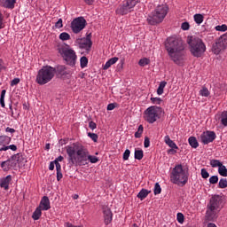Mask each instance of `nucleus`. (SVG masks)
Masks as SVG:
<instances>
[{
  "mask_svg": "<svg viewBox=\"0 0 227 227\" xmlns=\"http://www.w3.org/2000/svg\"><path fill=\"white\" fill-rule=\"evenodd\" d=\"M217 182H219V177L217 176H212L209 178V184H217Z\"/></svg>",
  "mask_w": 227,
  "mask_h": 227,
  "instance_id": "de8ad7c7",
  "label": "nucleus"
},
{
  "mask_svg": "<svg viewBox=\"0 0 227 227\" xmlns=\"http://www.w3.org/2000/svg\"><path fill=\"white\" fill-rule=\"evenodd\" d=\"M218 173H219V175H221V176H227V168H226V166L222 165V166L218 168Z\"/></svg>",
  "mask_w": 227,
  "mask_h": 227,
  "instance_id": "473e14b6",
  "label": "nucleus"
},
{
  "mask_svg": "<svg viewBox=\"0 0 227 227\" xmlns=\"http://www.w3.org/2000/svg\"><path fill=\"white\" fill-rule=\"evenodd\" d=\"M58 51L59 54H60L66 62V65H68V67H75V64L77 63V54L75 53V51L70 49V46L68 45L59 46Z\"/></svg>",
  "mask_w": 227,
  "mask_h": 227,
  "instance_id": "6e6552de",
  "label": "nucleus"
},
{
  "mask_svg": "<svg viewBox=\"0 0 227 227\" xmlns=\"http://www.w3.org/2000/svg\"><path fill=\"white\" fill-rule=\"evenodd\" d=\"M50 171H54V162L51 161L49 166Z\"/></svg>",
  "mask_w": 227,
  "mask_h": 227,
  "instance_id": "69168bd1",
  "label": "nucleus"
},
{
  "mask_svg": "<svg viewBox=\"0 0 227 227\" xmlns=\"http://www.w3.org/2000/svg\"><path fill=\"white\" fill-rule=\"evenodd\" d=\"M19 82H20V79L19 78H14L12 82H11V86H17V84H19Z\"/></svg>",
  "mask_w": 227,
  "mask_h": 227,
  "instance_id": "13d9d810",
  "label": "nucleus"
},
{
  "mask_svg": "<svg viewBox=\"0 0 227 227\" xmlns=\"http://www.w3.org/2000/svg\"><path fill=\"white\" fill-rule=\"evenodd\" d=\"M89 127L91 129V130H95V129H97V123H95L93 121H90L89 122Z\"/></svg>",
  "mask_w": 227,
  "mask_h": 227,
  "instance_id": "4d7b16f0",
  "label": "nucleus"
},
{
  "mask_svg": "<svg viewBox=\"0 0 227 227\" xmlns=\"http://www.w3.org/2000/svg\"><path fill=\"white\" fill-rule=\"evenodd\" d=\"M4 16L0 12V29H4Z\"/></svg>",
  "mask_w": 227,
  "mask_h": 227,
  "instance_id": "603ef678",
  "label": "nucleus"
},
{
  "mask_svg": "<svg viewBox=\"0 0 227 227\" xmlns=\"http://www.w3.org/2000/svg\"><path fill=\"white\" fill-rule=\"evenodd\" d=\"M221 123L223 127H227V111L221 114Z\"/></svg>",
  "mask_w": 227,
  "mask_h": 227,
  "instance_id": "c756f323",
  "label": "nucleus"
},
{
  "mask_svg": "<svg viewBox=\"0 0 227 227\" xmlns=\"http://www.w3.org/2000/svg\"><path fill=\"white\" fill-rule=\"evenodd\" d=\"M76 43H78L80 49H84L87 54L90 53V51H91L92 45H90V42H88L86 39H76Z\"/></svg>",
  "mask_w": 227,
  "mask_h": 227,
  "instance_id": "4468645a",
  "label": "nucleus"
},
{
  "mask_svg": "<svg viewBox=\"0 0 227 227\" xmlns=\"http://www.w3.org/2000/svg\"><path fill=\"white\" fill-rule=\"evenodd\" d=\"M145 156L143 150H135V159L137 160H141Z\"/></svg>",
  "mask_w": 227,
  "mask_h": 227,
  "instance_id": "7c9ffc66",
  "label": "nucleus"
},
{
  "mask_svg": "<svg viewBox=\"0 0 227 227\" xmlns=\"http://www.w3.org/2000/svg\"><path fill=\"white\" fill-rule=\"evenodd\" d=\"M138 65L140 67H146V65H150V59H146V58H144V59H141L139 61H138Z\"/></svg>",
  "mask_w": 227,
  "mask_h": 227,
  "instance_id": "58836bf2",
  "label": "nucleus"
},
{
  "mask_svg": "<svg viewBox=\"0 0 227 227\" xmlns=\"http://www.w3.org/2000/svg\"><path fill=\"white\" fill-rule=\"evenodd\" d=\"M165 143L166 145H168V146H169V148H175V150H178V145H176V144H175V142L171 140L169 136L165 137Z\"/></svg>",
  "mask_w": 227,
  "mask_h": 227,
  "instance_id": "412c9836",
  "label": "nucleus"
},
{
  "mask_svg": "<svg viewBox=\"0 0 227 227\" xmlns=\"http://www.w3.org/2000/svg\"><path fill=\"white\" fill-rule=\"evenodd\" d=\"M223 209V196L221 195H212L209 202L207 205V211L205 215L206 221H217L219 217V213Z\"/></svg>",
  "mask_w": 227,
  "mask_h": 227,
  "instance_id": "7ed1b4c3",
  "label": "nucleus"
},
{
  "mask_svg": "<svg viewBox=\"0 0 227 227\" xmlns=\"http://www.w3.org/2000/svg\"><path fill=\"white\" fill-rule=\"evenodd\" d=\"M145 148H150V137H145L144 141Z\"/></svg>",
  "mask_w": 227,
  "mask_h": 227,
  "instance_id": "5fc2aeb1",
  "label": "nucleus"
},
{
  "mask_svg": "<svg viewBox=\"0 0 227 227\" xmlns=\"http://www.w3.org/2000/svg\"><path fill=\"white\" fill-rule=\"evenodd\" d=\"M88 137H90V139H92L94 143H97L98 141V135H97V133L89 132Z\"/></svg>",
  "mask_w": 227,
  "mask_h": 227,
  "instance_id": "c03bdc74",
  "label": "nucleus"
},
{
  "mask_svg": "<svg viewBox=\"0 0 227 227\" xmlns=\"http://www.w3.org/2000/svg\"><path fill=\"white\" fill-rule=\"evenodd\" d=\"M55 27H57V29H60V27H63L62 19H59V20L55 23Z\"/></svg>",
  "mask_w": 227,
  "mask_h": 227,
  "instance_id": "3c124183",
  "label": "nucleus"
},
{
  "mask_svg": "<svg viewBox=\"0 0 227 227\" xmlns=\"http://www.w3.org/2000/svg\"><path fill=\"white\" fill-rule=\"evenodd\" d=\"M123 65H125V59H121L120 64L117 66L118 70H123Z\"/></svg>",
  "mask_w": 227,
  "mask_h": 227,
  "instance_id": "bf43d9fd",
  "label": "nucleus"
},
{
  "mask_svg": "<svg viewBox=\"0 0 227 227\" xmlns=\"http://www.w3.org/2000/svg\"><path fill=\"white\" fill-rule=\"evenodd\" d=\"M55 69L57 75L60 77V79H67V77L72 75V71H70L67 66H59Z\"/></svg>",
  "mask_w": 227,
  "mask_h": 227,
  "instance_id": "ddd939ff",
  "label": "nucleus"
},
{
  "mask_svg": "<svg viewBox=\"0 0 227 227\" xmlns=\"http://www.w3.org/2000/svg\"><path fill=\"white\" fill-rule=\"evenodd\" d=\"M59 40H62V42H67V40H70V34L67 32H63L59 35Z\"/></svg>",
  "mask_w": 227,
  "mask_h": 227,
  "instance_id": "c9c22d12",
  "label": "nucleus"
},
{
  "mask_svg": "<svg viewBox=\"0 0 227 227\" xmlns=\"http://www.w3.org/2000/svg\"><path fill=\"white\" fill-rule=\"evenodd\" d=\"M129 157H130V150L126 149L125 152L123 153L122 159L123 160H129Z\"/></svg>",
  "mask_w": 227,
  "mask_h": 227,
  "instance_id": "8fccbe9b",
  "label": "nucleus"
},
{
  "mask_svg": "<svg viewBox=\"0 0 227 227\" xmlns=\"http://www.w3.org/2000/svg\"><path fill=\"white\" fill-rule=\"evenodd\" d=\"M200 175L202 178H204V180H207V178L210 176V174L208 173V171H207V168H201Z\"/></svg>",
  "mask_w": 227,
  "mask_h": 227,
  "instance_id": "79ce46f5",
  "label": "nucleus"
},
{
  "mask_svg": "<svg viewBox=\"0 0 227 227\" xmlns=\"http://www.w3.org/2000/svg\"><path fill=\"white\" fill-rule=\"evenodd\" d=\"M166 84H168L166 81H162L161 82H160L157 89L158 95H162V93H164V88H166Z\"/></svg>",
  "mask_w": 227,
  "mask_h": 227,
  "instance_id": "a878e982",
  "label": "nucleus"
},
{
  "mask_svg": "<svg viewBox=\"0 0 227 227\" xmlns=\"http://www.w3.org/2000/svg\"><path fill=\"white\" fill-rule=\"evenodd\" d=\"M215 29L216 31H222V32H224V31H227V26L226 24H223V25H218L215 27Z\"/></svg>",
  "mask_w": 227,
  "mask_h": 227,
  "instance_id": "a18cd8bd",
  "label": "nucleus"
},
{
  "mask_svg": "<svg viewBox=\"0 0 227 227\" xmlns=\"http://www.w3.org/2000/svg\"><path fill=\"white\" fill-rule=\"evenodd\" d=\"M67 153L68 156V162L72 166H86L89 164L88 157L90 151L83 145H78L75 151V147L68 145L67 147Z\"/></svg>",
  "mask_w": 227,
  "mask_h": 227,
  "instance_id": "f03ea898",
  "label": "nucleus"
},
{
  "mask_svg": "<svg viewBox=\"0 0 227 227\" xmlns=\"http://www.w3.org/2000/svg\"><path fill=\"white\" fill-rule=\"evenodd\" d=\"M66 227H82V225H74V224H72V223H66Z\"/></svg>",
  "mask_w": 227,
  "mask_h": 227,
  "instance_id": "338daca9",
  "label": "nucleus"
},
{
  "mask_svg": "<svg viewBox=\"0 0 227 227\" xmlns=\"http://www.w3.org/2000/svg\"><path fill=\"white\" fill-rule=\"evenodd\" d=\"M12 142V137L8 136H0V146L2 148H4V146H7V145H10Z\"/></svg>",
  "mask_w": 227,
  "mask_h": 227,
  "instance_id": "6ab92c4d",
  "label": "nucleus"
},
{
  "mask_svg": "<svg viewBox=\"0 0 227 227\" xmlns=\"http://www.w3.org/2000/svg\"><path fill=\"white\" fill-rule=\"evenodd\" d=\"M103 215L105 219V224H110L111 221H113V212L109 207H105L103 209Z\"/></svg>",
  "mask_w": 227,
  "mask_h": 227,
  "instance_id": "dca6fc26",
  "label": "nucleus"
},
{
  "mask_svg": "<svg viewBox=\"0 0 227 227\" xmlns=\"http://www.w3.org/2000/svg\"><path fill=\"white\" fill-rule=\"evenodd\" d=\"M118 57H114L110 59L108 61L106 62V64L103 66V70H108V68H111L114 63L118 61Z\"/></svg>",
  "mask_w": 227,
  "mask_h": 227,
  "instance_id": "aec40b11",
  "label": "nucleus"
},
{
  "mask_svg": "<svg viewBox=\"0 0 227 227\" xmlns=\"http://www.w3.org/2000/svg\"><path fill=\"white\" fill-rule=\"evenodd\" d=\"M151 101L153 102V104H157L158 106H160V104L162 103V98H151Z\"/></svg>",
  "mask_w": 227,
  "mask_h": 227,
  "instance_id": "09e8293b",
  "label": "nucleus"
},
{
  "mask_svg": "<svg viewBox=\"0 0 227 227\" xmlns=\"http://www.w3.org/2000/svg\"><path fill=\"white\" fill-rule=\"evenodd\" d=\"M38 207L43 210H51V200H49V197L43 196Z\"/></svg>",
  "mask_w": 227,
  "mask_h": 227,
  "instance_id": "2eb2a0df",
  "label": "nucleus"
},
{
  "mask_svg": "<svg viewBox=\"0 0 227 227\" xmlns=\"http://www.w3.org/2000/svg\"><path fill=\"white\" fill-rule=\"evenodd\" d=\"M20 157H22V154L17 153V154L12 155L11 157V160L18 164V162H20Z\"/></svg>",
  "mask_w": 227,
  "mask_h": 227,
  "instance_id": "37998d69",
  "label": "nucleus"
},
{
  "mask_svg": "<svg viewBox=\"0 0 227 227\" xmlns=\"http://www.w3.org/2000/svg\"><path fill=\"white\" fill-rule=\"evenodd\" d=\"M5 132H10L11 134H14L15 129L7 127V128L5 129Z\"/></svg>",
  "mask_w": 227,
  "mask_h": 227,
  "instance_id": "e2e57ef3",
  "label": "nucleus"
},
{
  "mask_svg": "<svg viewBox=\"0 0 227 227\" xmlns=\"http://www.w3.org/2000/svg\"><path fill=\"white\" fill-rule=\"evenodd\" d=\"M172 184H181L182 187L189 182V172H185L182 164L176 165L170 176Z\"/></svg>",
  "mask_w": 227,
  "mask_h": 227,
  "instance_id": "39448f33",
  "label": "nucleus"
},
{
  "mask_svg": "<svg viewBox=\"0 0 227 227\" xmlns=\"http://www.w3.org/2000/svg\"><path fill=\"white\" fill-rule=\"evenodd\" d=\"M223 165V162L219 160H210V166L211 168H218V169L221 168Z\"/></svg>",
  "mask_w": 227,
  "mask_h": 227,
  "instance_id": "cd10ccee",
  "label": "nucleus"
},
{
  "mask_svg": "<svg viewBox=\"0 0 227 227\" xmlns=\"http://www.w3.org/2000/svg\"><path fill=\"white\" fill-rule=\"evenodd\" d=\"M15 3H17V0H5V8H8L9 10H13V8H15Z\"/></svg>",
  "mask_w": 227,
  "mask_h": 227,
  "instance_id": "393cba45",
  "label": "nucleus"
},
{
  "mask_svg": "<svg viewBox=\"0 0 227 227\" xmlns=\"http://www.w3.org/2000/svg\"><path fill=\"white\" fill-rule=\"evenodd\" d=\"M83 1L86 4H89V6H90L91 4H93V3H95V0H83Z\"/></svg>",
  "mask_w": 227,
  "mask_h": 227,
  "instance_id": "0e129e2a",
  "label": "nucleus"
},
{
  "mask_svg": "<svg viewBox=\"0 0 227 227\" xmlns=\"http://www.w3.org/2000/svg\"><path fill=\"white\" fill-rule=\"evenodd\" d=\"M165 48L170 59L176 63V65H182L184 49L182 39L175 36L168 37L165 43Z\"/></svg>",
  "mask_w": 227,
  "mask_h": 227,
  "instance_id": "f257e3e1",
  "label": "nucleus"
},
{
  "mask_svg": "<svg viewBox=\"0 0 227 227\" xmlns=\"http://www.w3.org/2000/svg\"><path fill=\"white\" fill-rule=\"evenodd\" d=\"M143 130H144L143 125H139L137 131L135 133V137L137 139H139V137H141V136L143 135Z\"/></svg>",
  "mask_w": 227,
  "mask_h": 227,
  "instance_id": "e433bc0d",
  "label": "nucleus"
},
{
  "mask_svg": "<svg viewBox=\"0 0 227 227\" xmlns=\"http://www.w3.org/2000/svg\"><path fill=\"white\" fill-rule=\"evenodd\" d=\"M88 160H90L91 164H97V162H98V157L90 155L89 153Z\"/></svg>",
  "mask_w": 227,
  "mask_h": 227,
  "instance_id": "ea45409f",
  "label": "nucleus"
},
{
  "mask_svg": "<svg viewBox=\"0 0 227 227\" xmlns=\"http://www.w3.org/2000/svg\"><path fill=\"white\" fill-rule=\"evenodd\" d=\"M141 0H125L116 9L115 12L117 15H127L131 12H134V8L137 3H140Z\"/></svg>",
  "mask_w": 227,
  "mask_h": 227,
  "instance_id": "9d476101",
  "label": "nucleus"
},
{
  "mask_svg": "<svg viewBox=\"0 0 227 227\" xmlns=\"http://www.w3.org/2000/svg\"><path fill=\"white\" fill-rule=\"evenodd\" d=\"M54 75H56V67L44 66L38 71L35 82L40 86H43L47 82H51V80L54 79Z\"/></svg>",
  "mask_w": 227,
  "mask_h": 227,
  "instance_id": "0eeeda50",
  "label": "nucleus"
},
{
  "mask_svg": "<svg viewBox=\"0 0 227 227\" xmlns=\"http://www.w3.org/2000/svg\"><path fill=\"white\" fill-rule=\"evenodd\" d=\"M184 214L182 213H177V222L180 223V224H182L184 223Z\"/></svg>",
  "mask_w": 227,
  "mask_h": 227,
  "instance_id": "864d4df0",
  "label": "nucleus"
},
{
  "mask_svg": "<svg viewBox=\"0 0 227 227\" xmlns=\"http://www.w3.org/2000/svg\"><path fill=\"white\" fill-rule=\"evenodd\" d=\"M200 95H201V97H208L210 95V91H208V89L207 87H203L200 90Z\"/></svg>",
  "mask_w": 227,
  "mask_h": 227,
  "instance_id": "4c0bfd02",
  "label": "nucleus"
},
{
  "mask_svg": "<svg viewBox=\"0 0 227 227\" xmlns=\"http://www.w3.org/2000/svg\"><path fill=\"white\" fill-rule=\"evenodd\" d=\"M219 189H226L227 187V179L226 178H221L218 183Z\"/></svg>",
  "mask_w": 227,
  "mask_h": 227,
  "instance_id": "72a5a7b5",
  "label": "nucleus"
},
{
  "mask_svg": "<svg viewBox=\"0 0 227 227\" xmlns=\"http://www.w3.org/2000/svg\"><path fill=\"white\" fill-rule=\"evenodd\" d=\"M4 97H6V90H3L0 96V106L1 107H5Z\"/></svg>",
  "mask_w": 227,
  "mask_h": 227,
  "instance_id": "f704fd0d",
  "label": "nucleus"
},
{
  "mask_svg": "<svg viewBox=\"0 0 227 227\" xmlns=\"http://www.w3.org/2000/svg\"><path fill=\"white\" fill-rule=\"evenodd\" d=\"M42 208L37 207L35 208V210L34 211L33 215H32V219H34V221H38V219H40V217H42Z\"/></svg>",
  "mask_w": 227,
  "mask_h": 227,
  "instance_id": "5701e85b",
  "label": "nucleus"
},
{
  "mask_svg": "<svg viewBox=\"0 0 227 227\" xmlns=\"http://www.w3.org/2000/svg\"><path fill=\"white\" fill-rule=\"evenodd\" d=\"M149 194H150V191L146 189H142L137 195V198H138L139 200H141V201H143V200H145Z\"/></svg>",
  "mask_w": 227,
  "mask_h": 227,
  "instance_id": "4be33fe9",
  "label": "nucleus"
},
{
  "mask_svg": "<svg viewBox=\"0 0 227 227\" xmlns=\"http://www.w3.org/2000/svg\"><path fill=\"white\" fill-rule=\"evenodd\" d=\"M186 42L190 47V52L194 58H201L205 54L207 45H205L203 39L192 35L187 37Z\"/></svg>",
  "mask_w": 227,
  "mask_h": 227,
  "instance_id": "20e7f679",
  "label": "nucleus"
},
{
  "mask_svg": "<svg viewBox=\"0 0 227 227\" xmlns=\"http://www.w3.org/2000/svg\"><path fill=\"white\" fill-rule=\"evenodd\" d=\"M115 107H116V106L114 104L111 103L107 106L106 109H107V111H113V109H114Z\"/></svg>",
  "mask_w": 227,
  "mask_h": 227,
  "instance_id": "680f3d73",
  "label": "nucleus"
},
{
  "mask_svg": "<svg viewBox=\"0 0 227 227\" xmlns=\"http://www.w3.org/2000/svg\"><path fill=\"white\" fill-rule=\"evenodd\" d=\"M83 39L89 42V45H93V42L91 41V34L87 35V36L83 37Z\"/></svg>",
  "mask_w": 227,
  "mask_h": 227,
  "instance_id": "6e6d98bb",
  "label": "nucleus"
},
{
  "mask_svg": "<svg viewBox=\"0 0 227 227\" xmlns=\"http://www.w3.org/2000/svg\"><path fill=\"white\" fill-rule=\"evenodd\" d=\"M80 67L81 68H86L88 67V58L83 56L80 59Z\"/></svg>",
  "mask_w": 227,
  "mask_h": 227,
  "instance_id": "2f4dec72",
  "label": "nucleus"
},
{
  "mask_svg": "<svg viewBox=\"0 0 227 227\" xmlns=\"http://www.w3.org/2000/svg\"><path fill=\"white\" fill-rule=\"evenodd\" d=\"M188 143L192 148H198L200 146V143H198V139L196 137H190L188 139Z\"/></svg>",
  "mask_w": 227,
  "mask_h": 227,
  "instance_id": "b1692460",
  "label": "nucleus"
},
{
  "mask_svg": "<svg viewBox=\"0 0 227 227\" xmlns=\"http://www.w3.org/2000/svg\"><path fill=\"white\" fill-rule=\"evenodd\" d=\"M194 21L196 22V24H198L200 26V24L203 23V20L205 19V17L203 16V14H195L193 16Z\"/></svg>",
  "mask_w": 227,
  "mask_h": 227,
  "instance_id": "bb28decb",
  "label": "nucleus"
},
{
  "mask_svg": "<svg viewBox=\"0 0 227 227\" xmlns=\"http://www.w3.org/2000/svg\"><path fill=\"white\" fill-rule=\"evenodd\" d=\"M1 166L2 168H8L9 169H12V168H15L17 166V162L13 161L12 159H9L5 161H3Z\"/></svg>",
  "mask_w": 227,
  "mask_h": 227,
  "instance_id": "a211bd4d",
  "label": "nucleus"
},
{
  "mask_svg": "<svg viewBox=\"0 0 227 227\" xmlns=\"http://www.w3.org/2000/svg\"><path fill=\"white\" fill-rule=\"evenodd\" d=\"M168 15V5L160 4L158 5L154 12H151L147 17V22L150 26H157L160 24L166 16Z\"/></svg>",
  "mask_w": 227,
  "mask_h": 227,
  "instance_id": "423d86ee",
  "label": "nucleus"
},
{
  "mask_svg": "<svg viewBox=\"0 0 227 227\" xmlns=\"http://www.w3.org/2000/svg\"><path fill=\"white\" fill-rule=\"evenodd\" d=\"M55 167H56V171L58 172V171H61V164H57V165H55Z\"/></svg>",
  "mask_w": 227,
  "mask_h": 227,
  "instance_id": "774afa93",
  "label": "nucleus"
},
{
  "mask_svg": "<svg viewBox=\"0 0 227 227\" xmlns=\"http://www.w3.org/2000/svg\"><path fill=\"white\" fill-rule=\"evenodd\" d=\"M190 27L191 25L187 21L183 22L181 25V29H183V31H189Z\"/></svg>",
  "mask_w": 227,
  "mask_h": 227,
  "instance_id": "49530a36",
  "label": "nucleus"
},
{
  "mask_svg": "<svg viewBox=\"0 0 227 227\" xmlns=\"http://www.w3.org/2000/svg\"><path fill=\"white\" fill-rule=\"evenodd\" d=\"M215 137H217L215 132L207 130L200 136V140L203 145H208L209 143H214V141H215Z\"/></svg>",
  "mask_w": 227,
  "mask_h": 227,
  "instance_id": "f8f14e48",
  "label": "nucleus"
},
{
  "mask_svg": "<svg viewBox=\"0 0 227 227\" xmlns=\"http://www.w3.org/2000/svg\"><path fill=\"white\" fill-rule=\"evenodd\" d=\"M164 114V110L160 106H153L145 111V120L147 123H155L157 120Z\"/></svg>",
  "mask_w": 227,
  "mask_h": 227,
  "instance_id": "1a4fd4ad",
  "label": "nucleus"
},
{
  "mask_svg": "<svg viewBox=\"0 0 227 227\" xmlns=\"http://www.w3.org/2000/svg\"><path fill=\"white\" fill-rule=\"evenodd\" d=\"M10 182H12L11 175H9L5 177H3L0 180V187H2V189H4L5 191H8V189H10Z\"/></svg>",
  "mask_w": 227,
  "mask_h": 227,
  "instance_id": "f3484780",
  "label": "nucleus"
},
{
  "mask_svg": "<svg viewBox=\"0 0 227 227\" xmlns=\"http://www.w3.org/2000/svg\"><path fill=\"white\" fill-rule=\"evenodd\" d=\"M61 178H63V173H61V170L57 171V180H58V182H59V180H61Z\"/></svg>",
  "mask_w": 227,
  "mask_h": 227,
  "instance_id": "052dcab7",
  "label": "nucleus"
},
{
  "mask_svg": "<svg viewBox=\"0 0 227 227\" xmlns=\"http://www.w3.org/2000/svg\"><path fill=\"white\" fill-rule=\"evenodd\" d=\"M162 192V188H160V184L159 183H156L154 184V194L157 196V194H160Z\"/></svg>",
  "mask_w": 227,
  "mask_h": 227,
  "instance_id": "a19ab883",
  "label": "nucleus"
},
{
  "mask_svg": "<svg viewBox=\"0 0 227 227\" xmlns=\"http://www.w3.org/2000/svg\"><path fill=\"white\" fill-rule=\"evenodd\" d=\"M7 150H12V152H17V145H11L4 147H0V152H6Z\"/></svg>",
  "mask_w": 227,
  "mask_h": 227,
  "instance_id": "c85d7f7f",
  "label": "nucleus"
},
{
  "mask_svg": "<svg viewBox=\"0 0 227 227\" xmlns=\"http://www.w3.org/2000/svg\"><path fill=\"white\" fill-rule=\"evenodd\" d=\"M88 26V22L86 21V19L84 17L81 16L78 18H75L73 20V22H71V29L74 35H78V33H81L84 27Z\"/></svg>",
  "mask_w": 227,
  "mask_h": 227,
  "instance_id": "9b49d317",
  "label": "nucleus"
}]
</instances>
